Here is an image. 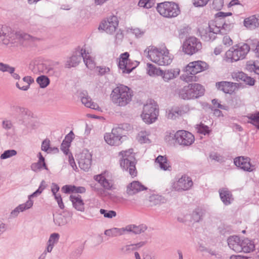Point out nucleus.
<instances>
[{"instance_id": "1", "label": "nucleus", "mask_w": 259, "mask_h": 259, "mask_svg": "<svg viewBox=\"0 0 259 259\" xmlns=\"http://www.w3.org/2000/svg\"><path fill=\"white\" fill-rule=\"evenodd\" d=\"M231 12L225 13L219 12L215 15V19L214 22L208 25V27L201 32V38L206 41H212L215 39V34L221 33L227 34L234 27L231 24H225L224 17L231 16Z\"/></svg>"}, {"instance_id": "2", "label": "nucleus", "mask_w": 259, "mask_h": 259, "mask_svg": "<svg viewBox=\"0 0 259 259\" xmlns=\"http://www.w3.org/2000/svg\"><path fill=\"white\" fill-rule=\"evenodd\" d=\"M133 96L132 90L123 84H120L114 89L110 95L112 102L119 107H124L128 104L131 102Z\"/></svg>"}, {"instance_id": "3", "label": "nucleus", "mask_w": 259, "mask_h": 259, "mask_svg": "<svg viewBox=\"0 0 259 259\" xmlns=\"http://www.w3.org/2000/svg\"><path fill=\"white\" fill-rule=\"evenodd\" d=\"M144 54L151 61L159 65H167L172 61L167 49L161 50L150 46L145 50Z\"/></svg>"}, {"instance_id": "4", "label": "nucleus", "mask_w": 259, "mask_h": 259, "mask_svg": "<svg viewBox=\"0 0 259 259\" xmlns=\"http://www.w3.org/2000/svg\"><path fill=\"white\" fill-rule=\"evenodd\" d=\"M250 50V46L246 43L236 44L226 52L225 60L231 63L243 60L245 58Z\"/></svg>"}, {"instance_id": "5", "label": "nucleus", "mask_w": 259, "mask_h": 259, "mask_svg": "<svg viewBox=\"0 0 259 259\" xmlns=\"http://www.w3.org/2000/svg\"><path fill=\"white\" fill-rule=\"evenodd\" d=\"M122 155L120 160V166L123 169L128 171L132 178L137 176V171L136 168V158L133 154V150L129 149L127 151H122L120 153Z\"/></svg>"}, {"instance_id": "6", "label": "nucleus", "mask_w": 259, "mask_h": 259, "mask_svg": "<svg viewBox=\"0 0 259 259\" xmlns=\"http://www.w3.org/2000/svg\"><path fill=\"white\" fill-rule=\"evenodd\" d=\"M204 89L198 83H190L180 90V98L184 100L196 99L203 95Z\"/></svg>"}, {"instance_id": "7", "label": "nucleus", "mask_w": 259, "mask_h": 259, "mask_svg": "<svg viewBox=\"0 0 259 259\" xmlns=\"http://www.w3.org/2000/svg\"><path fill=\"white\" fill-rule=\"evenodd\" d=\"M156 9L160 15L168 18L176 17L180 13L179 5L172 2L158 4Z\"/></svg>"}, {"instance_id": "8", "label": "nucleus", "mask_w": 259, "mask_h": 259, "mask_svg": "<svg viewBox=\"0 0 259 259\" xmlns=\"http://www.w3.org/2000/svg\"><path fill=\"white\" fill-rule=\"evenodd\" d=\"M158 114V110L157 105L151 103L144 106L141 117L145 122L150 124L156 120Z\"/></svg>"}, {"instance_id": "9", "label": "nucleus", "mask_w": 259, "mask_h": 259, "mask_svg": "<svg viewBox=\"0 0 259 259\" xmlns=\"http://www.w3.org/2000/svg\"><path fill=\"white\" fill-rule=\"evenodd\" d=\"M201 42L195 37H190L183 43V50L187 54L192 55L201 49Z\"/></svg>"}, {"instance_id": "10", "label": "nucleus", "mask_w": 259, "mask_h": 259, "mask_svg": "<svg viewBox=\"0 0 259 259\" xmlns=\"http://www.w3.org/2000/svg\"><path fill=\"white\" fill-rule=\"evenodd\" d=\"M118 26V18L116 16H110L107 20H103L100 24L98 29L104 30L106 33L112 34Z\"/></svg>"}, {"instance_id": "11", "label": "nucleus", "mask_w": 259, "mask_h": 259, "mask_svg": "<svg viewBox=\"0 0 259 259\" xmlns=\"http://www.w3.org/2000/svg\"><path fill=\"white\" fill-rule=\"evenodd\" d=\"M176 141L181 145H191L195 140L194 136L190 132L181 130L176 132L175 134Z\"/></svg>"}, {"instance_id": "12", "label": "nucleus", "mask_w": 259, "mask_h": 259, "mask_svg": "<svg viewBox=\"0 0 259 259\" xmlns=\"http://www.w3.org/2000/svg\"><path fill=\"white\" fill-rule=\"evenodd\" d=\"M208 68V65L202 61H196L190 62L186 67V72L195 75Z\"/></svg>"}, {"instance_id": "13", "label": "nucleus", "mask_w": 259, "mask_h": 259, "mask_svg": "<svg viewBox=\"0 0 259 259\" xmlns=\"http://www.w3.org/2000/svg\"><path fill=\"white\" fill-rule=\"evenodd\" d=\"M235 165L244 171H252L255 169L254 165L250 163V158L247 157L239 156L234 160Z\"/></svg>"}, {"instance_id": "14", "label": "nucleus", "mask_w": 259, "mask_h": 259, "mask_svg": "<svg viewBox=\"0 0 259 259\" xmlns=\"http://www.w3.org/2000/svg\"><path fill=\"white\" fill-rule=\"evenodd\" d=\"M78 157L79 167L84 171H88L92 164L91 154L87 150L83 151Z\"/></svg>"}, {"instance_id": "15", "label": "nucleus", "mask_w": 259, "mask_h": 259, "mask_svg": "<svg viewBox=\"0 0 259 259\" xmlns=\"http://www.w3.org/2000/svg\"><path fill=\"white\" fill-rule=\"evenodd\" d=\"M130 54L128 52L122 53L120 56V60L118 63L119 68L122 70L124 73H130L136 67L131 65V60L128 59Z\"/></svg>"}, {"instance_id": "16", "label": "nucleus", "mask_w": 259, "mask_h": 259, "mask_svg": "<svg viewBox=\"0 0 259 259\" xmlns=\"http://www.w3.org/2000/svg\"><path fill=\"white\" fill-rule=\"evenodd\" d=\"M84 48L78 47L75 52V54L69 58L65 63V67L70 68L77 66L83 59Z\"/></svg>"}, {"instance_id": "17", "label": "nucleus", "mask_w": 259, "mask_h": 259, "mask_svg": "<svg viewBox=\"0 0 259 259\" xmlns=\"http://www.w3.org/2000/svg\"><path fill=\"white\" fill-rule=\"evenodd\" d=\"M122 136L116 132V130H112L111 133H106L104 135V139L106 142L111 145L117 146L120 145L122 141L121 140Z\"/></svg>"}, {"instance_id": "18", "label": "nucleus", "mask_w": 259, "mask_h": 259, "mask_svg": "<svg viewBox=\"0 0 259 259\" xmlns=\"http://www.w3.org/2000/svg\"><path fill=\"white\" fill-rule=\"evenodd\" d=\"M193 186V182L191 178L183 176L179 179L175 186L178 191H186L189 190Z\"/></svg>"}, {"instance_id": "19", "label": "nucleus", "mask_w": 259, "mask_h": 259, "mask_svg": "<svg viewBox=\"0 0 259 259\" xmlns=\"http://www.w3.org/2000/svg\"><path fill=\"white\" fill-rule=\"evenodd\" d=\"M216 87L226 94H231L236 90L237 83L229 81H221L216 83Z\"/></svg>"}, {"instance_id": "20", "label": "nucleus", "mask_w": 259, "mask_h": 259, "mask_svg": "<svg viewBox=\"0 0 259 259\" xmlns=\"http://www.w3.org/2000/svg\"><path fill=\"white\" fill-rule=\"evenodd\" d=\"M147 189V188L140 182L134 181L127 186L126 192L128 195H134Z\"/></svg>"}, {"instance_id": "21", "label": "nucleus", "mask_w": 259, "mask_h": 259, "mask_svg": "<svg viewBox=\"0 0 259 259\" xmlns=\"http://www.w3.org/2000/svg\"><path fill=\"white\" fill-rule=\"evenodd\" d=\"M73 207L77 210L83 212L84 211V203L81 199V196L78 194L71 195L69 197Z\"/></svg>"}, {"instance_id": "22", "label": "nucleus", "mask_w": 259, "mask_h": 259, "mask_svg": "<svg viewBox=\"0 0 259 259\" xmlns=\"http://www.w3.org/2000/svg\"><path fill=\"white\" fill-rule=\"evenodd\" d=\"M228 244L229 247L235 252H241V240L237 236H230L228 238Z\"/></svg>"}, {"instance_id": "23", "label": "nucleus", "mask_w": 259, "mask_h": 259, "mask_svg": "<svg viewBox=\"0 0 259 259\" xmlns=\"http://www.w3.org/2000/svg\"><path fill=\"white\" fill-rule=\"evenodd\" d=\"M33 202L32 200H27L25 203L19 205L11 213V216L12 218L17 217L20 212H23L25 210L30 208L33 206Z\"/></svg>"}, {"instance_id": "24", "label": "nucleus", "mask_w": 259, "mask_h": 259, "mask_svg": "<svg viewBox=\"0 0 259 259\" xmlns=\"http://www.w3.org/2000/svg\"><path fill=\"white\" fill-rule=\"evenodd\" d=\"M221 199L225 205H230L233 201L231 192L226 189H222L219 190Z\"/></svg>"}, {"instance_id": "25", "label": "nucleus", "mask_w": 259, "mask_h": 259, "mask_svg": "<svg viewBox=\"0 0 259 259\" xmlns=\"http://www.w3.org/2000/svg\"><path fill=\"white\" fill-rule=\"evenodd\" d=\"M145 244V242L141 241L136 244H131L123 246L121 247L120 250L122 254H127L143 246Z\"/></svg>"}, {"instance_id": "26", "label": "nucleus", "mask_w": 259, "mask_h": 259, "mask_svg": "<svg viewBox=\"0 0 259 259\" xmlns=\"http://www.w3.org/2000/svg\"><path fill=\"white\" fill-rule=\"evenodd\" d=\"M241 252L245 253H249L253 251L254 249L255 246L254 242L248 238H244L241 240Z\"/></svg>"}, {"instance_id": "27", "label": "nucleus", "mask_w": 259, "mask_h": 259, "mask_svg": "<svg viewBox=\"0 0 259 259\" xmlns=\"http://www.w3.org/2000/svg\"><path fill=\"white\" fill-rule=\"evenodd\" d=\"M125 232H132L135 234H139L144 232L147 229V227L145 225H140L136 226L135 225H130L126 226L125 228Z\"/></svg>"}, {"instance_id": "28", "label": "nucleus", "mask_w": 259, "mask_h": 259, "mask_svg": "<svg viewBox=\"0 0 259 259\" xmlns=\"http://www.w3.org/2000/svg\"><path fill=\"white\" fill-rule=\"evenodd\" d=\"M62 191L66 194L71 192L77 193H84L85 192L86 189L84 187H77L74 185H65L62 187Z\"/></svg>"}, {"instance_id": "29", "label": "nucleus", "mask_w": 259, "mask_h": 259, "mask_svg": "<svg viewBox=\"0 0 259 259\" xmlns=\"http://www.w3.org/2000/svg\"><path fill=\"white\" fill-rule=\"evenodd\" d=\"M180 70H176L174 69L166 70L164 71L162 70L161 74L163 80L165 81H168L171 79L175 78L179 75Z\"/></svg>"}, {"instance_id": "30", "label": "nucleus", "mask_w": 259, "mask_h": 259, "mask_svg": "<svg viewBox=\"0 0 259 259\" xmlns=\"http://www.w3.org/2000/svg\"><path fill=\"white\" fill-rule=\"evenodd\" d=\"M155 162L159 164L160 168L163 170H170L171 166L165 156L159 155L155 159Z\"/></svg>"}, {"instance_id": "31", "label": "nucleus", "mask_w": 259, "mask_h": 259, "mask_svg": "<svg viewBox=\"0 0 259 259\" xmlns=\"http://www.w3.org/2000/svg\"><path fill=\"white\" fill-rule=\"evenodd\" d=\"M9 29L6 26L0 25V42L5 45L9 42Z\"/></svg>"}, {"instance_id": "32", "label": "nucleus", "mask_w": 259, "mask_h": 259, "mask_svg": "<svg viewBox=\"0 0 259 259\" xmlns=\"http://www.w3.org/2000/svg\"><path fill=\"white\" fill-rule=\"evenodd\" d=\"M125 232L124 228H113L110 229H108L105 231L104 234L109 237H116L118 236L122 235Z\"/></svg>"}, {"instance_id": "33", "label": "nucleus", "mask_w": 259, "mask_h": 259, "mask_svg": "<svg viewBox=\"0 0 259 259\" xmlns=\"http://www.w3.org/2000/svg\"><path fill=\"white\" fill-rule=\"evenodd\" d=\"M95 180L98 181L101 185L106 190H110L112 187V183L107 180L102 175L95 176Z\"/></svg>"}, {"instance_id": "34", "label": "nucleus", "mask_w": 259, "mask_h": 259, "mask_svg": "<svg viewBox=\"0 0 259 259\" xmlns=\"http://www.w3.org/2000/svg\"><path fill=\"white\" fill-rule=\"evenodd\" d=\"M83 53V60L87 67L92 70L95 68V63L91 58L88 52H87L85 49L82 52Z\"/></svg>"}, {"instance_id": "35", "label": "nucleus", "mask_w": 259, "mask_h": 259, "mask_svg": "<svg viewBox=\"0 0 259 259\" xmlns=\"http://www.w3.org/2000/svg\"><path fill=\"white\" fill-rule=\"evenodd\" d=\"M81 101L82 103L87 107L96 110L99 108V106L97 103L92 102L91 98L88 96H85L84 94H83V96L81 97Z\"/></svg>"}, {"instance_id": "36", "label": "nucleus", "mask_w": 259, "mask_h": 259, "mask_svg": "<svg viewBox=\"0 0 259 259\" xmlns=\"http://www.w3.org/2000/svg\"><path fill=\"white\" fill-rule=\"evenodd\" d=\"M22 109L20 115L18 117L17 119L25 123L27 120L32 117L33 114L27 108L23 107Z\"/></svg>"}, {"instance_id": "37", "label": "nucleus", "mask_w": 259, "mask_h": 259, "mask_svg": "<svg viewBox=\"0 0 259 259\" xmlns=\"http://www.w3.org/2000/svg\"><path fill=\"white\" fill-rule=\"evenodd\" d=\"M22 80L27 83L26 85L21 86V84L19 82L16 83V86L19 90L22 91H27L29 88L31 83L34 82V79L30 76H26L23 78Z\"/></svg>"}, {"instance_id": "38", "label": "nucleus", "mask_w": 259, "mask_h": 259, "mask_svg": "<svg viewBox=\"0 0 259 259\" xmlns=\"http://www.w3.org/2000/svg\"><path fill=\"white\" fill-rule=\"evenodd\" d=\"M23 107L17 106V105H11L9 109L10 115L17 119L18 117L20 115L21 110H22Z\"/></svg>"}, {"instance_id": "39", "label": "nucleus", "mask_w": 259, "mask_h": 259, "mask_svg": "<svg viewBox=\"0 0 259 259\" xmlns=\"http://www.w3.org/2000/svg\"><path fill=\"white\" fill-rule=\"evenodd\" d=\"M131 125L130 124L127 123H123L118 124L117 126L113 128L114 130H116V132H118L119 135L121 136L123 134V131H128L131 130Z\"/></svg>"}, {"instance_id": "40", "label": "nucleus", "mask_w": 259, "mask_h": 259, "mask_svg": "<svg viewBox=\"0 0 259 259\" xmlns=\"http://www.w3.org/2000/svg\"><path fill=\"white\" fill-rule=\"evenodd\" d=\"M257 23V19L254 16L246 18L244 20V26L250 28L255 27Z\"/></svg>"}, {"instance_id": "41", "label": "nucleus", "mask_w": 259, "mask_h": 259, "mask_svg": "<svg viewBox=\"0 0 259 259\" xmlns=\"http://www.w3.org/2000/svg\"><path fill=\"white\" fill-rule=\"evenodd\" d=\"M204 211L199 208H197L193 211L192 214V219L195 222H198L202 219Z\"/></svg>"}, {"instance_id": "42", "label": "nucleus", "mask_w": 259, "mask_h": 259, "mask_svg": "<svg viewBox=\"0 0 259 259\" xmlns=\"http://www.w3.org/2000/svg\"><path fill=\"white\" fill-rule=\"evenodd\" d=\"M181 78L185 82H189L197 81L198 77L195 75H193L190 74V73L186 72L185 70L184 73L181 76Z\"/></svg>"}, {"instance_id": "43", "label": "nucleus", "mask_w": 259, "mask_h": 259, "mask_svg": "<svg viewBox=\"0 0 259 259\" xmlns=\"http://www.w3.org/2000/svg\"><path fill=\"white\" fill-rule=\"evenodd\" d=\"M36 82L41 88H45L49 84L50 79L46 76L41 75L37 78Z\"/></svg>"}, {"instance_id": "44", "label": "nucleus", "mask_w": 259, "mask_h": 259, "mask_svg": "<svg viewBox=\"0 0 259 259\" xmlns=\"http://www.w3.org/2000/svg\"><path fill=\"white\" fill-rule=\"evenodd\" d=\"M147 66L148 67V73L149 75H160L161 74L162 70L156 68L154 65L148 63Z\"/></svg>"}, {"instance_id": "45", "label": "nucleus", "mask_w": 259, "mask_h": 259, "mask_svg": "<svg viewBox=\"0 0 259 259\" xmlns=\"http://www.w3.org/2000/svg\"><path fill=\"white\" fill-rule=\"evenodd\" d=\"M17 154V151L15 150H7L1 154L0 158L2 159H5Z\"/></svg>"}, {"instance_id": "46", "label": "nucleus", "mask_w": 259, "mask_h": 259, "mask_svg": "<svg viewBox=\"0 0 259 259\" xmlns=\"http://www.w3.org/2000/svg\"><path fill=\"white\" fill-rule=\"evenodd\" d=\"M101 214H103L105 218L111 219L116 215V212L114 210H107L104 209L100 210Z\"/></svg>"}, {"instance_id": "47", "label": "nucleus", "mask_w": 259, "mask_h": 259, "mask_svg": "<svg viewBox=\"0 0 259 259\" xmlns=\"http://www.w3.org/2000/svg\"><path fill=\"white\" fill-rule=\"evenodd\" d=\"M54 222L56 225L59 226H64L67 223V221L65 217L61 214L54 219Z\"/></svg>"}, {"instance_id": "48", "label": "nucleus", "mask_w": 259, "mask_h": 259, "mask_svg": "<svg viewBox=\"0 0 259 259\" xmlns=\"http://www.w3.org/2000/svg\"><path fill=\"white\" fill-rule=\"evenodd\" d=\"M246 75L243 72H234L232 74L233 78L237 81H244Z\"/></svg>"}, {"instance_id": "49", "label": "nucleus", "mask_w": 259, "mask_h": 259, "mask_svg": "<svg viewBox=\"0 0 259 259\" xmlns=\"http://www.w3.org/2000/svg\"><path fill=\"white\" fill-rule=\"evenodd\" d=\"M59 237L60 235L58 233H54L50 235L47 243L54 246V244L58 242Z\"/></svg>"}, {"instance_id": "50", "label": "nucleus", "mask_w": 259, "mask_h": 259, "mask_svg": "<svg viewBox=\"0 0 259 259\" xmlns=\"http://www.w3.org/2000/svg\"><path fill=\"white\" fill-rule=\"evenodd\" d=\"M196 128L197 129L198 133L203 135H206V134L209 133V131L208 127L207 125H205L202 123H200L199 124L196 125Z\"/></svg>"}, {"instance_id": "51", "label": "nucleus", "mask_w": 259, "mask_h": 259, "mask_svg": "<svg viewBox=\"0 0 259 259\" xmlns=\"http://www.w3.org/2000/svg\"><path fill=\"white\" fill-rule=\"evenodd\" d=\"M224 6V0H213L212 8L216 10H220Z\"/></svg>"}, {"instance_id": "52", "label": "nucleus", "mask_w": 259, "mask_h": 259, "mask_svg": "<svg viewBox=\"0 0 259 259\" xmlns=\"http://www.w3.org/2000/svg\"><path fill=\"white\" fill-rule=\"evenodd\" d=\"M248 118L251 120V121L248 122L253 125H256V124H258L259 112L256 114H252L249 117H248Z\"/></svg>"}, {"instance_id": "53", "label": "nucleus", "mask_w": 259, "mask_h": 259, "mask_svg": "<svg viewBox=\"0 0 259 259\" xmlns=\"http://www.w3.org/2000/svg\"><path fill=\"white\" fill-rule=\"evenodd\" d=\"M222 42L223 45L227 47L232 46L233 44V40L231 38L230 36L228 35H225L224 36L222 39Z\"/></svg>"}, {"instance_id": "54", "label": "nucleus", "mask_w": 259, "mask_h": 259, "mask_svg": "<svg viewBox=\"0 0 259 259\" xmlns=\"http://www.w3.org/2000/svg\"><path fill=\"white\" fill-rule=\"evenodd\" d=\"M210 0H193V4L196 7H202L206 6Z\"/></svg>"}, {"instance_id": "55", "label": "nucleus", "mask_w": 259, "mask_h": 259, "mask_svg": "<svg viewBox=\"0 0 259 259\" xmlns=\"http://www.w3.org/2000/svg\"><path fill=\"white\" fill-rule=\"evenodd\" d=\"M139 141L141 143H149L150 140L147 137V135L145 132H141L139 134Z\"/></svg>"}, {"instance_id": "56", "label": "nucleus", "mask_w": 259, "mask_h": 259, "mask_svg": "<svg viewBox=\"0 0 259 259\" xmlns=\"http://www.w3.org/2000/svg\"><path fill=\"white\" fill-rule=\"evenodd\" d=\"M42 168H44L42 163L39 162L38 161L37 162L33 163L31 165V170L35 172L40 170Z\"/></svg>"}, {"instance_id": "57", "label": "nucleus", "mask_w": 259, "mask_h": 259, "mask_svg": "<svg viewBox=\"0 0 259 259\" xmlns=\"http://www.w3.org/2000/svg\"><path fill=\"white\" fill-rule=\"evenodd\" d=\"M70 144L67 143L65 141H63L61 145L60 149L65 154L68 155L69 152V147H70Z\"/></svg>"}, {"instance_id": "58", "label": "nucleus", "mask_w": 259, "mask_h": 259, "mask_svg": "<svg viewBox=\"0 0 259 259\" xmlns=\"http://www.w3.org/2000/svg\"><path fill=\"white\" fill-rule=\"evenodd\" d=\"M15 70V68L13 67L9 66V68L7 72H9L11 74V76L15 79H20V77L19 75L16 73H15L14 71Z\"/></svg>"}, {"instance_id": "59", "label": "nucleus", "mask_w": 259, "mask_h": 259, "mask_svg": "<svg viewBox=\"0 0 259 259\" xmlns=\"http://www.w3.org/2000/svg\"><path fill=\"white\" fill-rule=\"evenodd\" d=\"M50 141L48 139H46L42 142L41 149V150L47 152L50 148Z\"/></svg>"}, {"instance_id": "60", "label": "nucleus", "mask_w": 259, "mask_h": 259, "mask_svg": "<svg viewBox=\"0 0 259 259\" xmlns=\"http://www.w3.org/2000/svg\"><path fill=\"white\" fill-rule=\"evenodd\" d=\"M209 157L212 160H214L218 162L221 161L222 160V156L217 153H211L209 155Z\"/></svg>"}, {"instance_id": "61", "label": "nucleus", "mask_w": 259, "mask_h": 259, "mask_svg": "<svg viewBox=\"0 0 259 259\" xmlns=\"http://www.w3.org/2000/svg\"><path fill=\"white\" fill-rule=\"evenodd\" d=\"M255 66L254 62H248L246 64V69L249 72H254L255 69Z\"/></svg>"}, {"instance_id": "62", "label": "nucleus", "mask_w": 259, "mask_h": 259, "mask_svg": "<svg viewBox=\"0 0 259 259\" xmlns=\"http://www.w3.org/2000/svg\"><path fill=\"white\" fill-rule=\"evenodd\" d=\"M97 68L99 69V74L101 75H103L110 71L109 67L99 66L97 67Z\"/></svg>"}, {"instance_id": "63", "label": "nucleus", "mask_w": 259, "mask_h": 259, "mask_svg": "<svg viewBox=\"0 0 259 259\" xmlns=\"http://www.w3.org/2000/svg\"><path fill=\"white\" fill-rule=\"evenodd\" d=\"M12 126V123L10 120H5L3 121V127L6 130L11 129Z\"/></svg>"}, {"instance_id": "64", "label": "nucleus", "mask_w": 259, "mask_h": 259, "mask_svg": "<svg viewBox=\"0 0 259 259\" xmlns=\"http://www.w3.org/2000/svg\"><path fill=\"white\" fill-rule=\"evenodd\" d=\"M73 137L74 134L72 131H71L68 135L66 136L65 139L63 140V141H65L67 143L70 144L71 142L73 139Z\"/></svg>"}]
</instances>
